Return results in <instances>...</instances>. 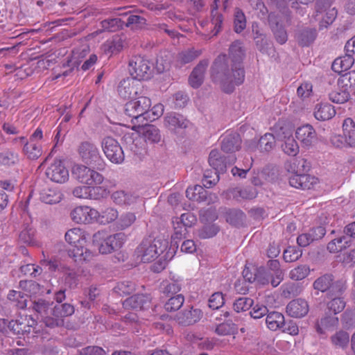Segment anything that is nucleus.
Returning a JSON list of instances; mask_svg holds the SVG:
<instances>
[{"instance_id": "nucleus-1", "label": "nucleus", "mask_w": 355, "mask_h": 355, "mask_svg": "<svg viewBox=\"0 0 355 355\" xmlns=\"http://www.w3.org/2000/svg\"><path fill=\"white\" fill-rule=\"evenodd\" d=\"M232 64L230 65L225 55H220L215 60L211 69V76L214 82L218 83L225 93H232L236 85L243 83L245 78L241 65L243 50L241 42L235 41L230 47Z\"/></svg>"}, {"instance_id": "nucleus-2", "label": "nucleus", "mask_w": 355, "mask_h": 355, "mask_svg": "<svg viewBox=\"0 0 355 355\" xmlns=\"http://www.w3.org/2000/svg\"><path fill=\"white\" fill-rule=\"evenodd\" d=\"M64 237L68 243L74 246L69 254L75 261H87L92 258L93 253L85 248L87 234L80 228L75 227L68 230Z\"/></svg>"}, {"instance_id": "nucleus-3", "label": "nucleus", "mask_w": 355, "mask_h": 355, "mask_svg": "<svg viewBox=\"0 0 355 355\" xmlns=\"http://www.w3.org/2000/svg\"><path fill=\"white\" fill-rule=\"evenodd\" d=\"M236 160L234 155H229L225 157L216 150H212L209 153V164L215 170L214 175L205 173L202 180L203 186L210 188L215 185L219 180V173L226 171L227 165L233 164Z\"/></svg>"}, {"instance_id": "nucleus-4", "label": "nucleus", "mask_w": 355, "mask_h": 355, "mask_svg": "<svg viewBox=\"0 0 355 355\" xmlns=\"http://www.w3.org/2000/svg\"><path fill=\"white\" fill-rule=\"evenodd\" d=\"M168 247L165 240L153 239L147 238L142 241L137 248L136 253L143 262L155 261Z\"/></svg>"}, {"instance_id": "nucleus-5", "label": "nucleus", "mask_w": 355, "mask_h": 355, "mask_svg": "<svg viewBox=\"0 0 355 355\" xmlns=\"http://www.w3.org/2000/svg\"><path fill=\"white\" fill-rule=\"evenodd\" d=\"M144 95L132 98L125 105V113L132 118V121L135 120L137 123H143L146 112L151 107L150 98Z\"/></svg>"}, {"instance_id": "nucleus-6", "label": "nucleus", "mask_w": 355, "mask_h": 355, "mask_svg": "<svg viewBox=\"0 0 355 355\" xmlns=\"http://www.w3.org/2000/svg\"><path fill=\"white\" fill-rule=\"evenodd\" d=\"M78 151L82 161L87 165L96 168L98 170H103L105 168V162L95 144L83 141L78 146Z\"/></svg>"}, {"instance_id": "nucleus-7", "label": "nucleus", "mask_w": 355, "mask_h": 355, "mask_svg": "<svg viewBox=\"0 0 355 355\" xmlns=\"http://www.w3.org/2000/svg\"><path fill=\"white\" fill-rule=\"evenodd\" d=\"M72 175L79 182L89 187L101 184L104 180L100 173L83 164L75 165L72 168Z\"/></svg>"}, {"instance_id": "nucleus-8", "label": "nucleus", "mask_w": 355, "mask_h": 355, "mask_svg": "<svg viewBox=\"0 0 355 355\" xmlns=\"http://www.w3.org/2000/svg\"><path fill=\"white\" fill-rule=\"evenodd\" d=\"M132 78L136 80H144L150 78L152 69L150 62L140 55L133 56L128 65Z\"/></svg>"}, {"instance_id": "nucleus-9", "label": "nucleus", "mask_w": 355, "mask_h": 355, "mask_svg": "<svg viewBox=\"0 0 355 355\" xmlns=\"http://www.w3.org/2000/svg\"><path fill=\"white\" fill-rule=\"evenodd\" d=\"M101 148L105 157L112 163L121 164L124 160L123 150L116 139L105 137L101 141Z\"/></svg>"}, {"instance_id": "nucleus-10", "label": "nucleus", "mask_w": 355, "mask_h": 355, "mask_svg": "<svg viewBox=\"0 0 355 355\" xmlns=\"http://www.w3.org/2000/svg\"><path fill=\"white\" fill-rule=\"evenodd\" d=\"M70 216L76 223L91 224L99 220L100 212L88 206H78L71 211Z\"/></svg>"}, {"instance_id": "nucleus-11", "label": "nucleus", "mask_w": 355, "mask_h": 355, "mask_svg": "<svg viewBox=\"0 0 355 355\" xmlns=\"http://www.w3.org/2000/svg\"><path fill=\"white\" fill-rule=\"evenodd\" d=\"M118 92L121 98L130 100L139 95L145 94L141 84L130 78L123 79L120 82Z\"/></svg>"}, {"instance_id": "nucleus-12", "label": "nucleus", "mask_w": 355, "mask_h": 355, "mask_svg": "<svg viewBox=\"0 0 355 355\" xmlns=\"http://www.w3.org/2000/svg\"><path fill=\"white\" fill-rule=\"evenodd\" d=\"M55 318L45 317L44 322L48 327H55L62 324V318L71 315L74 313V308L69 304H58L52 310Z\"/></svg>"}, {"instance_id": "nucleus-13", "label": "nucleus", "mask_w": 355, "mask_h": 355, "mask_svg": "<svg viewBox=\"0 0 355 355\" xmlns=\"http://www.w3.org/2000/svg\"><path fill=\"white\" fill-rule=\"evenodd\" d=\"M277 139L284 141L282 148L288 155L295 156L299 153V146L291 130L282 128L281 132L277 135Z\"/></svg>"}, {"instance_id": "nucleus-14", "label": "nucleus", "mask_w": 355, "mask_h": 355, "mask_svg": "<svg viewBox=\"0 0 355 355\" xmlns=\"http://www.w3.org/2000/svg\"><path fill=\"white\" fill-rule=\"evenodd\" d=\"M46 175L51 181L64 183L69 178V171L61 160H55L46 169Z\"/></svg>"}, {"instance_id": "nucleus-15", "label": "nucleus", "mask_w": 355, "mask_h": 355, "mask_svg": "<svg viewBox=\"0 0 355 355\" xmlns=\"http://www.w3.org/2000/svg\"><path fill=\"white\" fill-rule=\"evenodd\" d=\"M202 317L201 310L189 307L179 312L175 316V320L180 325L189 326L198 322Z\"/></svg>"}, {"instance_id": "nucleus-16", "label": "nucleus", "mask_w": 355, "mask_h": 355, "mask_svg": "<svg viewBox=\"0 0 355 355\" xmlns=\"http://www.w3.org/2000/svg\"><path fill=\"white\" fill-rule=\"evenodd\" d=\"M317 178L307 174L292 175L289 178V184L296 189H311L318 184Z\"/></svg>"}, {"instance_id": "nucleus-17", "label": "nucleus", "mask_w": 355, "mask_h": 355, "mask_svg": "<svg viewBox=\"0 0 355 355\" xmlns=\"http://www.w3.org/2000/svg\"><path fill=\"white\" fill-rule=\"evenodd\" d=\"M187 125L188 121L182 115L175 112L167 113L164 118V126L173 132L186 128Z\"/></svg>"}, {"instance_id": "nucleus-18", "label": "nucleus", "mask_w": 355, "mask_h": 355, "mask_svg": "<svg viewBox=\"0 0 355 355\" xmlns=\"http://www.w3.org/2000/svg\"><path fill=\"white\" fill-rule=\"evenodd\" d=\"M326 233L325 229L322 226L310 230L306 233H303L297 238V243L300 247H306L314 241L321 239Z\"/></svg>"}, {"instance_id": "nucleus-19", "label": "nucleus", "mask_w": 355, "mask_h": 355, "mask_svg": "<svg viewBox=\"0 0 355 355\" xmlns=\"http://www.w3.org/2000/svg\"><path fill=\"white\" fill-rule=\"evenodd\" d=\"M295 135L302 145L306 148H309L316 140L315 130L309 124L299 127L296 130Z\"/></svg>"}, {"instance_id": "nucleus-20", "label": "nucleus", "mask_w": 355, "mask_h": 355, "mask_svg": "<svg viewBox=\"0 0 355 355\" xmlns=\"http://www.w3.org/2000/svg\"><path fill=\"white\" fill-rule=\"evenodd\" d=\"M241 139L236 132L227 133L223 135L221 141V150L227 153H233L241 147Z\"/></svg>"}, {"instance_id": "nucleus-21", "label": "nucleus", "mask_w": 355, "mask_h": 355, "mask_svg": "<svg viewBox=\"0 0 355 355\" xmlns=\"http://www.w3.org/2000/svg\"><path fill=\"white\" fill-rule=\"evenodd\" d=\"M286 312L293 318H302L309 312V305L302 299H296L290 302L286 306Z\"/></svg>"}, {"instance_id": "nucleus-22", "label": "nucleus", "mask_w": 355, "mask_h": 355, "mask_svg": "<svg viewBox=\"0 0 355 355\" xmlns=\"http://www.w3.org/2000/svg\"><path fill=\"white\" fill-rule=\"evenodd\" d=\"M208 64L209 61L203 60L193 69L189 79V83L192 87L198 88L202 85Z\"/></svg>"}, {"instance_id": "nucleus-23", "label": "nucleus", "mask_w": 355, "mask_h": 355, "mask_svg": "<svg viewBox=\"0 0 355 355\" xmlns=\"http://www.w3.org/2000/svg\"><path fill=\"white\" fill-rule=\"evenodd\" d=\"M332 1L333 0H318L315 6L317 16L319 14L326 12V17H322V19L328 24L333 22L337 15L336 10L334 8H331Z\"/></svg>"}, {"instance_id": "nucleus-24", "label": "nucleus", "mask_w": 355, "mask_h": 355, "mask_svg": "<svg viewBox=\"0 0 355 355\" xmlns=\"http://www.w3.org/2000/svg\"><path fill=\"white\" fill-rule=\"evenodd\" d=\"M111 197L114 202L119 205H132L140 200L139 196L123 190L114 192Z\"/></svg>"}, {"instance_id": "nucleus-25", "label": "nucleus", "mask_w": 355, "mask_h": 355, "mask_svg": "<svg viewBox=\"0 0 355 355\" xmlns=\"http://www.w3.org/2000/svg\"><path fill=\"white\" fill-rule=\"evenodd\" d=\"M139 133L141 134L146 141L150 144H157L162 139L159 130L153 125L139 126Z\"/></svg>"}, {"instance_id": "nucleus-26", "label": "nucleus", "mask_w": 355, "mask_h": 355, "mask_svg": "<svg viewBox=\"0 0 355 355\" xmlns=\"http://www.w3.org/2000/svg\"><path fill=\"white\" fill-rule=\"evenodd\" d=\"M336 314H326L318 321L315 327L318 334H323L326 331H331L338 325V318Z\"/></svg>"}, {"instance_id": "nucleus-27", "label": "nucleus", "mask_w": 355, "mask_h": 355, "mask_svg": "<svg viewBox=\"0 0 355 355\" xmlns=\"http://www.w3.org/2000/svg\"><path fill=\"white\" fill-rule=\"evenodd\" d=\"M336 114L334 107L329 103H318L315 106L313 115L318 121H327Z\"/></svg>"}, {"instance_id": "nucleus-28", "label": "nucleus", "mask_w": 355, "mask_h": 355, "mask_svg": "<svg viewBox=\"0 0 355 355\" xmlns=\"http://www.w3.org/2000/svg\"><path fill=\"white\" fill-rule=\"evenodd\" d=\"M149 297L144 295H135L127 298L123 306L125 309H142L148 306Z\"/></svg>"}, {"instance_id": "nucleus-29", "label": "nucleus", "mask_w": 355, "mask_h": 355, "mask_svg": "<svg viewBox=\"0 0 355 355\" xmlns=\"http://www.w3.org/2000/svg\"><path fill=\"white\" fill-rule=\"evenodd\" d=\"M286 168L288 172L293 173V175H302L309 169L310 164L306 159L297 157L287 163Z\"/></svg>"}, {"instance_id": "nucleus-30", "label": "nucleus", "mask_w": 355, "mask_h": 355, "mask_svg": "<svg viewBox=\"0 0 355 355\" xmlns=\"http://www.w3.org/2000/svg\"><path fill=\"white\" fill-rule=\"evenodd\" d=\"M343 133L346 145L355 146V123L350 119H345L343 123Z\"/></svg>"}, {"instance_id": "nucleus-31", "label": "nucleus", "mask_w": 355, "mask_h": 355, "mask_svg": "<svg viewBox=\"0 0 355 355\" xmlns=\"http://www.w3.org/2000/svg\"><path fill=\"white\" fill-rule=\"evenodd\" d=\"M354 62L352 55L346 52V55L336 58L331 66L333 71L341 73L350 69Z\"/></svg>"}, {"instance_id": "nucleus-32", "label": "nucleus", "mask_w": 355, "mask_h": 355, "mask_svg": "<svg viewBox=\"0 0 355 355\" xmlns=\"http://www.w3.org/2000/svg\"><path fill=\"white\" fill-rule=\"evenodd\" d=\"M124 46V41L119 35L114 36L107 40L103 45V50L107 54H116L120 52Z\"/></svg>"}, {"instance_id": "nucleus-33", "label": "nucleus", "mask_w": 355, "mask_h": 355, "mask_svg": "<svg viewBox=\"0 0 355 355\" xmlns=\"http://www.w3.org/2000/svg\"><path fill=\"white\" fill-rule=\"evenodd\" d=\"M266 323L268 329L276 331L285 324L284 316L279 312L272 311L267 315Z\"/></svg>"}, {"instance_id": "nucleus-34", "label": "nucleus", "mask_w": 355, "mask_h": 355, "mask_svg": "<svg viewBox=\"0 0 355 355\" xmlns=\"http://www.w3.org/2000/svg\"><path fill=\"white\" fill-rule=\"evenodd\" d=\"M268 20L277 42L281 44H284L288 40L285 29L279 25V22L273 15H269Z\"/></svg>"}, {"instance_id": "nucleus-35", "label": "nucleus", "mask_w": 355, "mask_h": 355, "mask_svg": "<svg viewBox=\"0 0 355 355\" xmlns=\"http://www.w3.org/2000/svg\"><path fill=\"white\" fill-rule=\"evenodd\" d=\"M232 197L237 201L255 198L257 191L254 187L235 188L231 190Z\"/></svg>"}, {"instance_id": "nucleus-36", "label": "nucleus", "mask_w": 355, "mask_h": 355, "mask_svg": "<svg viewBox=\"0 0 355 355\" xmlns=\"http://www.w3.org/2000/svg\"><path fill=\"white\" fill-rule=\"evenodd\" d=\"M93 243L98 246L101 254H109L113 252L106 238V232L104 231H99L93 235Z\"/></svg>"}, {"instance_id": "nucleus-37", "label": "nucleus", "mask_w": 355, "mask_h": 355, "mask_svg": "<svg viewBox=\"0 0 355 355\" xmlns=\"http://www.w3.org/2000/svg\"><path fill=\"white\" fill-rule=\"evenodd\" d=\"M182 285V280L171 278L163 281L160 287L164 294L171 295L178 293L181 290Z\"/></svg>"}, {"instance_id": "nucleus-38", "label": "nucleus", "mask_w": 355, "mask_h": 355, "mask_svg": "<svg viewBox=\"0 0 355 355\" xmlns=\"http://www.w3.org/2000/svg\"><path fill=\"white\" fill-rule=\"evenodd\" d=\"M40 198L46 204H55L61 201L62 194L55 189H44L40 192Z\"/></svg>"}, {"instance_id": "nucleus-39", "label": "nucleus", "mask_w": 355, "mask_h": 355, "mask_svg": "<svg viewBox=\"0 0 355 355\" xmlns=\"http://www.w3.org/2000/svg\"><path fill=\"white\" fill-rule=\"evenodd\" d=\"M123 140L127 147L135 154L140 153L141 138L138 133H128L123 136Z\"/></svg>"}, {"instance_id": "nucleus-40", "label": "nucleus", "mask_w": 355, "mask_h": 355, "mask_svg": "<svg viewBox=\"0 0 355 355\" xmlns=\"http://www.w3.org/2000/svg\"><path fill=\"white\" fill-rule=\"evenodd\" d=\"M350 245L351 239L349 237L347 236H343L331 241L327 245V250L331 253H335L345 249Z\"/></svg>"}, {"instance_id": "nucleus-41", "label": "nucleus", "mask_w": 355, "mask_h": 355, "mask_svg": "<svg viewBox=\"0 0 355 355\" xmlns=\"http://www.w3.org/2000/svg\"><path fill=\"white\" fill-rule=\"evenodd\" d=\"M316 30L306 28L300 31L297 35V40L300 45L305 46L311 44L316 38Z\"/></svg>"}, {"instance_id": "nucleus-42", "label": "nucleus", "mask_w": 355, "mask_h": 355, "mask_svg": "<svg viewBox=\"0 0 355 355\" xmlns=\"http://www.w3.org/2000/svg\"><path fill=\"white\" fill-rule=\"evenodd\" d=\"M24 153L30 159H37L42 153V146L39 143L26 142L23 148Z\"/></svg>"}, {"instance_id": "nucleus-43", "label": "nucleus", "mask_w": 355, "mask_h": 355, "mask_svg": "<svg viewBox=\"0 0 355 355\" xmlns=\"http://www.w3.org/2000/svg\"><path fill=\"white\" fill-rule=\"evenodd\" d=\"M9 300L15 303L19 309H24L28 306V294L22 293L21 291H11L8 295Z\"/></svg>"}, {"instance_id": "nucleus-44", "label": "nucleus", "mask_w": 355, "mask_h": 355, "mask_svg": "<svg viewBox=\"0 0 355 355\" xmlns=\"http://www.w3.org/2000/svg\"><path fill=\"white\" fill-rule=\"evenodd\" d=\"M333 276L330 274H325L315 280L313 288L321 292L327 291L332 285Z\"/></svg>"}, {"instance_id": "nucleus-45", "label": "nucleus", "mask_w": 355, "mask_h": 355, "mask_svg": "<svg viewBox=\"0 0 355 355\" xmlns=\"http://www.w3.org/2000/svg\"><path fill=\"white\" fill-rule=\"evenodd\" d=\"M331 340L335 347L344 349L348 346L349 336L347 332L340 330L331 337Z\"/></svg>"}, {"instance_id": "nucleus-46", "label": "nucleus", "mask_w": 355, "mask_h": 355, "mask_svg": "<svg viewBox=\"0 0 355 355\" xmlns=\"http://www.w3.org/2000/svg\"><path fill=\"white\" fill-rule=\"evenodd\" d=\"M254 300L247 297H241L235 300L233 304V309L237 313L246 311L252 307Z\"/></svg>"}, {"instance_id": "nucleus-47", "label": "nucleus", "mask_w": 355, "mask_h": 355, "mask_svg": "<svg viewBox=\"0 0 355 355\" xmlns=\"http://www.w3.org/2000/svg\"><path fill=\"white\" fill-rule=\"evenodd\" d=\"M310 268L307 265H300L290 271V277L293 280L299 281L306 278L310 273Z\"/></svg>"}, {"instance_id": "nucleus-48", "label": "nucleus", "mask_w": 355, "mask_h": 355, "mask_svg": "<svg viewBox=\"0 0 355 355\" xmlns=\"http://www.w3.org/2000/svg\"><path fill=\"white\" fill-rule=\"evenodd\" d=\"M135 290V284L130 281L119 282L114 288V292L121 296L131 294Z\"/></svg>"}, {"instance_id": "nucleus-49", "label": "nucleus", "mask_w": 355, "mask_h": 355, "mask_svg": "<svg viewBox=\"0 0 355 355\" xmlns=\"http://www.w3.org/2000/svg\"><path fill=\"white\" fill-rule=\"evenodd\" d=\"M275 136L271 133H266L259 141V146L261 150L268 152L275 146Z\"/></svg>"}, {"instance_id": "nucleus-50", "label": "nucleus", "mask_w": 355, "mask_h": 355, "mask_svg": "<svg viewBox=\"0 0 355 355\" xmlns=\"http://www.w3.org/2000/svg\"><path fill=\"white\" fill-rule=\"evenodd\" d=\"M184 302V295L178 294L168 299L164 304V308L167 311H175L178 310L183 305Z\"/></svg>"}, {"instance_id": "nucleus-51", "label": "nucleus", "mask_w": 355, "mask_h": 355, "mask_svg": "<svg viewBox=\"0 0 355 355\" xmlns=\"http://www.w3.org/2000/svg\"><path fill=\"white\" fill-rule=\"evenodd\" d=\"M118 217V211L112 207H107L100 213L99 220L96 222L109 223L115 220Z\"/></svg>"}, {"instance_id": "nucleus-52", "label": "nucleus", "mask_w": 355, "mask_h": 355, "mask_svg": "<svg viewBox=\"0 0 355 355\" xmlns=\"http://www.w3.org/2000/svg\"><path fill=\"white\" fill-rule=\"evenodd\" d=\"M349 94L346 89H338L329 94V99L336 103H344L349 99Z\"/></svg>"}, {"instance_id": "nucleus-53", "label": "nucleus", "mask_w": 355, "mask_h": 355, "mask_svg": "<svg viewBox=\"0 0 355 355\" xmlns=\"http://www.w3.org/2000/svg\"><path fill=\"white\" fill-rule=\"evenodd\" d=\"M200 55V51L193 49L182 51L178 55V60L182 64H187L192 62Z\"/></svg>"}, {"instance_id": "nucleus-54", "label": "nucleus", "mask_w": 355, "mask_h": 355, "mask_svg": "<svg viewBox=\"0 0 355 355\" xmlns=\"http://www.w3.org/2000/svg\"><path fill=\"white\" fill-rule=\"evenodd\" d=\"M144 121H153L160 117L164 113V105L161 103L156 104L153 108L146 112Z\"/></svg>"}, {"instance_id": "nucleus-55", "label": "nucleus", "mask_w": 355, "mask_h": 355, "mask_svg": "<svg viewBox=\"0 0 355 355\" xmlns=\"http://www.w3.org/2000/svg\"><path fill=\"white\" fill-rule=\"evenodd\" d=\"M136 216L135 214L128 212L122 214L119 218L117 224L119 228L121 230L126 229L131 226L135 221Z\"/></svg>"}, {"instance_id": "nucleus-56", "label": "nucleus", "mask_w": 355, "mask_h": 355, "mask_svg": "<svg viewBox=\"0 0 355 355\" xmlns=\"http://www.w3.org/2000/svg\"><path fill=\"white\" fill-rule=\"evenodd\" d=\"M302 254V251L290 246L284 251L283 257L286 262H293L298 260Z\"/></svg>"}, {"instance_id": "nucleus-57", "label": "nucleus", "mask_w": 355, "mask_h": 355, "mask_svg": "<svg viewBox=\"0 0 355 355\" xmlns=\"http://www.w3.org/2000/svg\"><path fill=\"white\" fill-rule=\"evenodd\" d=\"M125 23L127 26H132V28H140L146 24V19L137 15H129L127 16Z\"/></svg>"}, {"instance_id": "nucleus-58", "label": "nucleus", "mask_w": 355, "mask_h": 355, "mask_svg": "<svg viewBox=\"0 0 355 355\" xmlns=\"http://www.w3.org/2000/svg\"><path fill=\"white\" fill-rule=\"evenodd\" d=\"M33 309L44 317L48 313L49 303L44 300L40 299L37 301L31 302Z\"/></svg>"}, {"instance_id": "nucleus-59", "label": "nucleus", "mask_w": 355, "mask_h": 355, "mask_svg": "<svg viewBox=\"0 0 355 355\" xmlns=\"http://www.w3.org/2000/svg\"><path fill=\"white\" fill-rule=\"evenodd\" d=\"M18 162V155L17 153L5 151L0 153V164L10 166L15 164Z\"/></svg>"}, {"instance_id": "nucleus-60", "label": "nucleus", "mask_w": 355, "mask_h": 355, "mask_svg": "<svg viewBox=\"0 0 355 355\" xmlns=\"http://www.w3.org/2000/svg\"><path fill=\"white\" fill-rule=\"evenodd\" d=\"M246 26V20L244 13L237 10L234 15V31L239 33L242 32Z\"/></svg>"}, {"instance_id": "nucleus-61", "label": "nucleus", "mask_w": 355, "mask_h": 355, "mask_svg": "<svg viewBox=\"0 0 355 355\" xmlns=\"http://www.w3.org/2000/svg\"><path fill=\"white\" fill-rule=\"evenodd\" d=\"M110 246L112 248V251L119 249L124 242V234L117 233L109 236H106Z\"/></svg>"}, {"instance_id": "nucleus-62", "label": "nucleus", "mask_w": 355, "mask_h": 355, "mask_svg": "<svg viewBox=\"0 0 355 355\" xmlns=\"http://www.w3.org/2000/svg\"><path fill=\"white\" fill-rule=\"evenodd\" d=\"M35 232L31 228H26L23 230L19 236V240L27 245L35 244Z\"/></svg>"}, {"instance_id": "nucleus-63", "label": "nucleus", "mask_w": 355, "mask_h": 355, "mask_svg": "<svg viewBox=\"0 0 355 355\" xmlns=\"http://www.w3.org/2000/svg\"><path fill=\"white\" fill-rule=\"evenodd\" d=\"M244 218V213L238 209L230 210L226 214V220L232 225H236Z\"/></svg>"}, {"instance_id": "nucleus-64", "label": "nucleus", "mask_w": 355, "mask_h": 355, "mask_svg": "<svg viewBox=\"0 0 355 355\" xmlns=\"http://www.w3.org/2000/svg\"><path fill=\"white\" fill-rule=\"evenodd\" d=\"M342 322L347 328L355 327V311L346 310L343 314Z\"/></svg>"}]
</instances>
